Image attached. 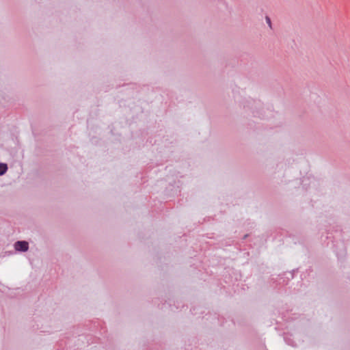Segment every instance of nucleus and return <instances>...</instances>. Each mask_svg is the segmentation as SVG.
I'll list each match as a JSON object with an SVG mask.
<instances>
[{
    "label": "nucleus",
    "instance_id": "f257e3e1",
    "mask_svg": "<svg viewBox=\"0 0 350 350\" xmlns=\"http://www.w3.org/2000/svg\"><path fill=\"white\" fill-rule=\"evenodd\" d=\"M14 248L17 251L26 252L29 248V244L27 241H17L14 244Z\"/></svg>",
    "mask_w": 350,
    "mask_h": 350
},
{
    "label": "nucleus",
    "instance_id": "f03ea898",
    "mask_svg": "<svg viewBox=\"0 0 350 350\" xmlns=\"http://www.w3.org/2000/svg\"><path fill=\"white\" fill-rule=\"evenodd\" d=\"M8 167L6 164L0 163V175H3L7 170Z\"/></svg>",
    "mask_w": 350,
    "mask_h": 350
},
{
    "label": "nucleus",
    "instance_id": "7ed1b4c3",
    "mask_svg": "<svg viewBox=\"0 0 350 350\" xmlns=\"http://www.w3.org/2000/svg\"><path fill=\"white\" fill-rule=\"evenodd\" d=\"M266 21H267V23L268 24V25L269 26V27L271 29L272 27H271V19L269 16H266Z\"/></svg>",
    "mask_w": 350,
    "mask_h": 350
}]
</instances>
